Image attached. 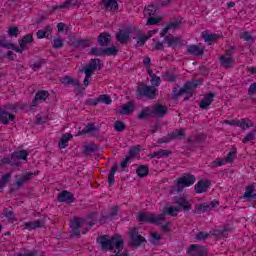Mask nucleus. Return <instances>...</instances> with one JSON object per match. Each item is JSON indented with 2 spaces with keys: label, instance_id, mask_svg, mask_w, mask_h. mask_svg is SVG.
<instances>
[{
  "label": "nucleus",
  "instance_id": "f257e3e1",
  "mask_svg": "<svg viewBox=\"0 0 256 256\" xmlns=\"http://www.w3.org/2000/svg\"><path fill=\"white\" fill-rule=\"evenodd\" d=\"M96 243H98L100 250L102 251H123L125 248V240L119 234H114L112 237L109 235H101L96 239Z\"/></svg>",
  "mask_w": 256,
  "mask_h": 256
},
{
  "label": "nucleus",
  "instance_id": "f03ea898",
  "mask_svg": "<svg viewBox=\"0 0 256 256\" xmlns=\"http://www.w3.org/2000/svg\"><path fill=\"white\" fill-rule=\"evenodd\" d=\"M197 87H199V80L188 81L181 88H179V84H177L172 89V100L177 101L179 97L186 95L184 101H189L191 97L195 95Z\"/></svg>",
  "mask_w": 256,
  "mask_h": 256
},
{
  "label": "nucleus",
  "instance_id": "7ed1b4c3",
  "mask_svg": "<svg viewBox=\"0 0 256 256\" xmlns=\"http://www.w3.org/2000/svg\"><path fill=\"white\" fill-rule=\"evenodd\" d=\"M195 181H197L195 175L185 173L177 179L175 185L171 186L170 193H181V191H183L185 187H191V185H194Z\"/></svg>",
  "mask_w": 256,
  "mask_h": 256
},
{
  "label": "nucleus",
  "instance_id": "20e7f679",
  "mask_svg": "<svg viewBox=\"0 0 256 256\" xmlns=\"http://www.w3.org/2000/svg\"><path fill=\"white\" fill-rule=\"evenodd\" d=\"M128 239H130L128 245L133 249H138V247H141L143 243H147V239L143 237L141 234H139V228L137 227L129 228Z\"/></svg>",
  "mask_w": 256,
  "mask_h": 256
},
{
  "label": "nucleus",
  "instance_id": "39448f33",
  "mask_svg": "<svg viewBox=\"0 0 256 256\" xmlns=\"http://www.w3.org/2000/svg\"><path fill=\"white\" fill-rule=\"evenodd\" d=\"M131 35L132 37L133 35H135L136 37H141V30L137 28L119 30L116 33V41H118V43H120L121 45H125L129 41V37H131Z\"/></svg>",
  "mask_w": 256,
  "mask_h": 256
},
{
  "label": "nucleus",
  "instance_id": "423d86ee",
  "mask_svg": "<svg viewBox=\"0 0 256 256\" xmlns=\"http://www.w3.org/2000/svg\"><path fill=\"white\" fill-rule=\"evenodd\" d=\"M84 224L88 225L89 227H93V225H95V222H87L85 219L79 217H74L72 220H70L69 225L72 229L71 236L81 237V231L79 229H81V227H83Z\"/></svg>",
  "mask_w": 256,
  "mask_h": 256
},
{
  "label": "nucleus",
  "instance_id": "0eeeda50",
  "mask_svg": "<svg viewBox=\"0 0 256 256\" xmlns=\"http://www.w3.org/2000/svg\"><path fill=\"white\" fill-rule=\"evenodd\" d=\"M136 219L139 223H153L155 225H159V221H163L165 219V214H159L153 218V213L139 211Z\"/></svg>",
  "mask_w": 256,
  "mask_h": 256
},
{
  "label": "nucleus",
  "instance_id": "6e6552de",
  "mask_svg": "<svg viewBox=\"0 0 256 256\" xmlns=\"http://www.w3.org/2000/svg\"><path fill=\"white\" fill-rule=\"evenodd\" d=\"M136 95L138 99H141V97H147V99H154L155 97H157V88H155L154 86L142 85L136 90Z\"/></svg>",
  "mask_w": 256,
  "mask_h": 256
},
{
  "label": "nucleus",
  "instance_id": "1a4fd4ad",
  "mask_svg": "<svg viewBox=\"0 0 256 256\" xmlns=\"http://www.w3.org/2000/svg\"><path fill=\"white\" fill-rule=\"evenodd\" d=\"M215 207H219V201L217 200H213L209 203L196 204L195 213H207V211H211V209H215Z\"/></svg>",
  "mask_w": 256,
  "mask_h": 256
},
{
  "label": "nucleus",
  "instance_id": "9d476101",
  "mask_svg": "<svg viewBox=\"0 0 256 256\" xmlns=\"http://www.w3.org/2000/svg\"><path fill=\"white\" fill-rule=\"evenodd\" d=\"M174 203L177 205L176 207L183 209V211H191L192 209L191 202H189L188 199L183 196L174 197Z\"/></svg>",
  "mask_w": 256,
  "mask_h": 256
},
{
  "label": "nucleus",
  "instance_id": "9b49d317",
  "mask_svg": "<svg viewBox=\"0 0 256 256\" xmlns=\"http://www.w3.org/2000/svg\"><path fill=\"white\" fill-rule=\"evenodd\" d=\"M97 63H99V59H90L89 63L84 66V69L81 70V72L84 71L86 77H92L93 73L97 71Z\"/></svg>",
  "mask_w": 256,
  "mask_h": 256
},
{
  "label": "nucleus",
  "instance_id": "f8f14e48",
  "mask_svg": "<svg viewBox=\"0 0 256 256\" xmlns=\"http://www.w3.org/2000/svg\"><path fill=\"white\" fill-rule=\"evenodd\" d=\"M164 43H167L168 47L175 49V47H181V45H183V40L181 37H175L173 34H168L164 37Z\"/></svg>",
  "mask_w": 256,
  "mask_h": 256
},
{
  "label": "nucleus",
  "instance_id": "ddd939ff",
  "mask_svg": "<svg viewBox=\"0 0 256 256\" xmlns=\"http://www.w3.org/2000/svg\"><path fill=\"white\" fill-rule=\"evenodd\" d=\"M188 55H194V57H201L205 53V47L201 43L196 45H190L187 47Z\"/></svg>",
  "mask_w": 256,
  "mask_h": 256
},
{
  "label": "nucleus",
  "instance_id": "4468645a",
  "mask_svg": "<svg viewBox=\"0 0 256 256\" xmlns=\"http://www.w3.org/2000/svg\"><path fill=\"white\" fill-rule=\"evenodd\" d=\"M190 256H207V249L204 246L192 244L188 249Z\"/></svg>",
  "mask_w": 256,
  "mask_h": 256
},
{
  "label": "nucleus",
  "instance_id": "2eb2a0df",
  "mask_svg": "<svg viewBox=\"0 0 256 256\" xmlns=\"http://www.w3.org/2000/svg\"><path fill=\"white\" fill-rule=\"evenodd\" d=\"M61 83H63V85H74L78 93H83V91H85V88L81 86V83H79V80L73 79L69 76H65L64 78H62Z\"/></svg>",
  "mask_w": 256,
  "mask_h": 256
},
{
  "label": "nucleus",
  "instance_id": "dca6fc26",
  "mask_svg": "<svg viewBox=\"0 0 256 256\" xmlns=\"http://www.w3.org/2000/svg\"><path fill=\"white\" fill-rule=\"evenodd\" d=\"M215 99V93L209 92L208 94L204 95V99L199 102L200 109L206 110L209 109L213 100Z\"/></svg>",
  "mask_w": 256,
  "mask_h": 256
},
{
  "label": "nucleus",
  "instance_id": "f3484780",
  "mask_svg": "<svg viewBox=\"0 0 256 256\" xmlns=\"http://www.w3.org/2000/svg\"><path fill=\"white\" fill-rule=\"evenodd\" d=\"M59 203H75V196L73 193L64 190L58 194Z\"/></svg>",
  "mask_w": 256,
  "mask_h": 256
},
{
  "label": "nucleus",
  "instance_id": "a211bd4d",
  "mask_svg": "<svg viewBox=\"0 0 256 256\" xmlns=\"http://www.w3.org/2000/svg\"><path fill=\"white\" fill-rule=\"evenodd\" d=\"M211 187L210 180H200L194 186L195 193H207V190Z\"/></svg>",
  "mask_w": 256,
  "mask_h": 256
},
{
  "label": "nucleus",
  "instance_id": "6ab92c4d",
  "mask_svg": "<svg viewBox=\"0 0 256 256\" xmlns=\"http://www.w3.org/2000/svg\"><path fill=\"white\" fill-rule=\"evenodd\" d=\"M100 47H109L111 45V34L109 32H102L97 38Z\"/></svg>",
  "mask_w": 256,
  "mask_h": 256
},
{
  "label": "nucleus",
  "instance_id": "aec40b11",
  "mask_svg": "<svg viewBox=\"0 0 256 256\" xmlns=\"http://www.w3.org/2000/svg\"><path fill=\"white\" fill-rule=\"evenodd\" d=\"M49 99V91L47 90H41L38 91L32 100V107H37L39 101H47Z\"/></svg>",
  "mask_w": 256,
  "mask_h": 256
},
{
  "label": "nucleus",
  "instance_id": "412c9836",
  "mask_svg": "<svg viewBox=\"0 0 256 256\" xmlns=\"http://www.w3.org/2000/svg\"><path fill=\"white\" fill-rule=\"evenodd\" d=\"M169 111V108L162 104H155L154 108L152 110V115H155L156 117H164L167 115Z\"/></svg>",
  "mask_w": 256,
  "mask_h": 256
},
{
  "label": "nucleus",
  "instance_id": "4be33fe9",
  "mask_svg": "<svg viewBox=\"0 0 256 256\" xmlns=\"http://www.w3.org/2000/svg\"><path fill=\"white\" fill-rule=\"evenodd\" d=\"M135 111V101H128L126 104L122 106V110H119L120 115H131Z\"/></svg>",
  "mask_w": 256,
  "mask_h": 256
},
{
  "label": "nucleus",
  "instance_id": "5701e85b",
  "mask_svg": "<svg viewBox=\"0 0 256 256\" xmlns=\"http://www.w3.org/2000/svg\"><path fill=\"white\" fill-rule=\"evenodd\" d=\"M81 3L80 0H65V2L59 6H53L52 11H57L59 9H69V7H75Z\"/></svg>",
  "mask_w": 256,
  "mask_h": 256
},
{
  "label": "nucleus",
  "instance_id": "b1692460",
  "mask_svg": "<svg viewBox=\"0 0 256 256\" xmlns=\"http://www.w3.org/2000/svg\"><path fill=\"white\" fill-rule=\"evenodd\" d=\"M53 33V28H51L49 25L45 27L44 30H38L36 33L37 39H53V36L51 35Z\"/></svg>",
  "mask_w": 256,
  "mask_h": 256
},
{
  "label": "nucleus",
  "instance_id": "393cba45",
  "mask_svg": "<svg viewBox=\"0 0 256 256\" xmlns=\"http://www.w3.org/2000/svg\"><path fill=\"white\" fill-rule=\"evenodd\" d=\"M25 229L28 231H33V229H40L41 227H45V221L43 220H35L31 222L24 223Z\"/></svg>",
  "mask_w": 256,
  "mask_h": 256
},
{
  "label": "nucleus",
  "instance_id": "a878e982",
  "mask_svg": "<svg viewBox=\"0 0 256 256\" xmlns=\"http://www.w3.org/2000/svg\"><path fill=\"white\" fill-rule=\"evenodd\" d=\"M72 47H75V49H79V47H82V49H87V47H91V40L90 39H79L76 41H72L70 43Z\"/></svg>",
  "mask_w": 256,
  "mask_h": 256
},
{
  "label": "nucleus",
  "instance_id": "bb28decb",
  "mask_svg": "<svg viewBox=\"0 0 256 256\" xmlns=\"http://www.w3.org/2000/svg\"><path fill=\"white\" fill-rule=\"evenodd\" d=\"M162 78L164 79V81L175 83V81L179 79V74L175 73V70H167L163 73Z\"/></svg>",
  "mask_w": 256,
  "mask_h": 256
},
{
  "label": "nucleus",
  "instance_id": "cd10ccee",
  "mask_svg": "<svg viewBox=\"0 0 256 256\" xmlns=\"http://www.w3.org/2000/svg\"><path fill=\"white\" fill-rule=\"evenodd\" d=\"M102 4L104 5L105 9H109V11H119V3L117 0H102Z\"/></svg>",
  "mask_w": 256,
  "mask_h": 256
},
{
  "label": "nucleus",
  "instance_id": "c85d7f7f",
  "mask_svg": "<svg viewBox=\"0 0 256 256\" xmlns=\"http://www.w3.org/2000/svg\"><path fill=\"white\" fill-rule=\"evenodd\" d=\"M202 38L204 39L205 43L211 45L213 41H217V39H221V35L219 34H209L208 31L202 32Z\"/></svg>",
  "mask_w": 256,
  "mask_h": 256
},
{
  "label": "nucleus",
  "instance_id": "c756f323",
  "mask_svg": "<svg viewBox=\"0 0 256 256\" xmlns=\"http://www.w3.org/2000/svg\"><path fill=\"white\" fill-rule=\"evenodd\" d=\"M71 139H73L72 134H70V133L63 134L58 143L59 148L65 149V147H67L69 145V141H71Z\"/></svg>",
  "mask_w": 256,
  "mask_h": 256
},
{
  "label": "nucleus",
  "instance_id": "7c9ffc66",
  "mask_svg": "<svg viewBox=\"0 0 256 256\" xmlns=\"http://www.w3.org/2000/svg\"><path fill=\"white\" fill-rule=\"evenodd\" d=\"M235 63V60H233V57L231 56H220V64L222 67H225L226 69H229L233 67V64Z\"/></svg>",
  "mask_w": 256,
  "mask_h": 256
},
{
  "label": "nucleus",
  "instance_id": "2f4dec72",
  "mask_svg": "<svg viewBox=\"0 0 256 256\" xmlns=\"http://www.w3.org/2000/svg\"><path fill=\"white\" fill-rule=\"evenodd\" d=\"M2 217H6L10 223H13V221H15V213L13 212V207L9 206L8 208H4Z\"/></svg>",
  "mask_w": 256,
  "mask_h": 256
},
{
  "label": "nucleus",
  "instance_id": "473e14b6",
  "mask_svg": "<svg viewBox=\"0 0 256 256\" xmlns=\"http://www.w3.org/2000/svg\"><path fill=\"white\" fill-rule=\"evenodd\" d=\"M99 131V128L93 123H88L82 131L78 132V135H87V133H96Z\"/></svg>",
  "mask_w": 256,
  "mask_h": 256
},
{
  "label": "nucleus",
  "instance_id": "72a5a7b5",
  "mask_svg": "<svg viewBox=\"0 0 256 256\" xmlns=\"http://www.w3.org/2000/svg\"><path fill=\"white\" fill-rule=\"evenodd\" d=\"M168 137H170L171 140L173 139H184L185 137V130L183 128L176 129L173 132H170L168 134Z\"/></svg>",
  "mask_w": 256,
  "mask_h": 256
},
{
  "label": "nucleus",
  "instance_id": "f704fd0d",
  "mask_svg": "<svg viewBox=\"0 0 256 256\" xmlns=\"http://www.w3.org/2000/svg\"><path fill=\"white\" fill-rule=\"evenodd\" d=\"M103 53L104 55H107V57H111V56L115 57L119 53V49H117V47L115 46H111V47L104 46Z\"/></svg>",
  "mask_w": 256,
  "mask_h": 256
},
{
  "label": "nucleus",
  "instance_id": "c9c22d12",
  "mask_svg": "<svg viewBox=\"0 0 256 256\" xmlns=\"http://www.w3.org/2000/svg\"><path fill=\"white\" fill-rule=\"evenodd\" d=\"M117 171V164L112 165V168L108 175V185L113 187L115 185V172Z\"/></svg>",
  "mask_w": 256,
  "mask_h": 256
},
{
  "label": "nucleus",
  "instance_id": "e433bc0d",
  "mask_svg": "<svg viewBox=\"0 0 256 256\" xmlns=\"http://www.w3.org/2000/svg\"><path fill=\"white\" fill-rule=\"evenodd\" d=\"M136 174L140 178L147 177L149 175V166L140 165L136 170Z\"/></svg>",
  "mask_w": 256,
  "mask_h": 256
},
{
  "label": "nucleus",
  "instance_id": "4c0bfd02",
  "mask_svg": "<svg viewBox=\"0 0 256 256\" xmlns=\"http://www.w3.org/2000/svg\"><path fill=\"white\" fill-rule=\"evenodd\" d=\"M149 117H153V110L151 108H144L137 116L138 119H149Z\"/></svg>",
  "mask_w": 256,
  "mask_h": 256
},
{
  "label": "nucleus",
  "instance_id": "58836bf2",
  "mask_svg": "<svg viewBox=\"0 0 256 256\" xmlns=\"http://www.w3.org/2000/svg\"><path fill=\"white\" fill-rule=\"evenodd\" d=\"M255 193V185L246 186V191L243 194V199L246 201H251V196Z\"/></svg>",
  "mask_w": 256,
  "mask_h": 256
},
{
  "label": "nucleus",
  "instance_id": "ea45409f",
  "mask_svg": "<svg viewBox=\"0 0 256 256\" xmlns=\"http://www.w3.org/2000/svg\"><path fill=\"white\" fill-rule=\"evenodd\" d=\"M181 25H183L182 18L181 19L176 18V19H174V21L169 22L167 24L168 29H170V30L173 29L174 31L177 30V29H180Z\"/></svg>",
  "mask_w": 256,
  "mask_h": 256
},
{
  "label": "nucleus",
  "instance_id": "a19ab883",
  "mask_svg": "<svg viewBox=\"0 0 256 256\" xmlns=\"http://www.w3.org/2000/svg\"><path fill=\"white\" fill-rule=\"evenodd\" d=\"M229 231H231L230 228L220 227L219 229L214 230V235H216V237H227L229 235Z\"/></svg>",
  "mask_w": 256,
  "mask_h": 256
},
{
  "label": "nucleus",
  "instance_id": "79ce46f5",
  "mask_svg": "<svg viewBox=\"0 0 256 256\" xmlns=\"http://www.w3.org/2000/svg\"><path fill=\"white\" fill-rule=\"evenodd\" d=\"M29 156V152L27 150H20L13 152V157L16 159H22V161H27V157Z\"/></svg>",
  "mask_w": 256,
  "mask_h": 256
},
{
  "label": "nucleus",
  "instance_id": "37998d69",
  "mask_svg": "<svg viewBox=\"0 0 256 256\" xmlns=\"http://www.w3.org/2000/svg\"><path fill=\"white\" fill-rule=\"evenodd\" d=\"M236 157H237V148L232 147L231 151L228 153L227 157L225 158V162L233 163Z\"/></svg>",
  "mask_w": 256,
  "mask_h": 256
},
{
  "label": "nucleus",
  "instance_id": "c03bdc74",
  "mask_svg": "<svg viewBox=\"0 0 256 256\" xmlns=\"http://www.w3.org/2000/svg\"><path fill=\"white\" fill-rule=\"evenodd\" d=\"M125 129H127V125L125 124V122L121 120H117L114 122V130L117 131L118 133L125 131Z\"/></svg>",
  "mask_w": 256,
  "mask_h": 256
},
{
  "label": "nucleus",
  "instance_id": "a18cd8bd",
  "mask_svg": "<svg viewBox=\"0 0 256 256\" xmlns=\"http://www.w3.org/2000/svg\"><path fill=\"white\" fill-rule=\"evenodd\" d=\"M84 153H95L99 151V145L97 144H88L83 147Z\"/></svg>",
  "mask_w": 256,
  "mask_h": 256
},
{
  "label": "nucleus",
  "instance_id": "49530a36",
  "mask_svg": "<svg viewBox=\"0 0 256 256\" xmlns=\"http://www.w3.org/2000/svg\"><path fill=\"white\" fill-rule=\"evenodd\" d=\"M253 126V122L249 119H242V121H239V125L238 127H241V129H243V131H245V129H249V127Z\"/></svg>",
  "mask_w": 256,
  "mask_h": 256
},
{
  "label": "nucleus",
  "instance_id": "de8ad7c7",
  "mask_svg": "<svg viewBox=\"0 0 256 256\" xmlns=\"http://www.w3.org/2000/svg\"><path fill=\"white\" fill-rule=\"evenodd\" d=\"M98 101L100 103H105V105H111V103L113 102V100L111 99V96L107 95V94H102L98 97Z\"/></svg>",
  "mask_w": 256,
  "mask_h": 256
},
{
  "label": "nucleus",
  "instance_id": "09e8293b",
  "mask_svg": "<svg viewBox=\"0 0 256 256\" xmlns=\"http://www.w3.org/2000/svg\"><path fill=\"white\" fill-rule=\"evenodd\" d=\"M89 55H95V57H103L104 56V52H103V48H98V47H93L91 48Z\"/></svg>",
  "mask_w": 256,
  "mask_h": 256
},
{
  "label": "nucleus",
  "instance_id": "8fccbe9b",
  "mask_svg": "<svg viewBox=\"0 0 256 256\" xmlns=\"http://www.w3.org/2000/svg\"><path fill=\"white\" fill-rule=\"evenodd\" d=\"M179 211H180L179 206L169 207L166 211V215H170L171 217H177V215H179Z\"/></svg>",
  "mask_w": 256,
  "mask_h": 256
},
{
  "label": "nucleus",
  "instance_id": "3c124183",
  "mask_svg": "<svg viewBox=\"0 0 256 256\" xmlns=\"http://www.w3.org/2000/svg\"><path fill=\"white\" fill-rule=\"evenodd\" d=\"M256 130L250 131L242 140V143H249V141H255Z\"/></svg>",
  "mask_w": 256,
  "mask_h": 256
},
{
  "label": "nucleus",
  "instance_id": "603ef678",
  "mask_svg": "<svg viewBox=\"0 0 256 256\" xmlns=\"http://www.w3.org/2000/svg\"><path fill=\"white\" fill-rule=\"evenodd\" d=\"M150 237V243H152V245H158L157 241H161V235L157 232H151Z\"/></svg>",
  "mask_w": 256,
  "mask_h": 256
},
{
  "label": "nucleus",
  "instance_id": "864d4df0",
  "mask_svg": "<svg viewBox=\"0 0 256 256\" xmlns=\"http://www.w3.org/2000/svg\"><path fill=\"white\" fill-rule=\"evenodd\" d=\"M240 39H244V41H247L248 43H255V38H253L249 32H243Z\"/></svg>",
  "mask_w": 256,
  "mask_h": 256
},
{
  "label": "nucleus",
  "instance_id": "5fc2aeb1",
  "mask_svg": "<svg viewBox=\"0 0 256 256\" xmlns=\"http://www.w3.org/2000/svg\"><path fill=\"white\" fill-rule=\"evenodd\" d=\"M136 37H138V40H137L138 47H143V45H145V41L149 39V36H142V34L140 36H136L135 34H133V38L135 39Z\"/></svg>",
  "mask_w": 256,
  "mask_h": 256
},
{
  "label": "nucleus",
  "instance_id": "6e6d98bb",
  "mask_svg": "<svg viewBox=\"0 0 256 256\" xmlns=\"http://www.w3.org/2000/svg\"><path fill=\"white\" fill-rule=\"evenodd\" d=\"M150 79L153 87H159V85H161V77L157 76L156 74L151 75Z\"/></svg>",
  "mask_w": 256,
  "mask_h": 256
},
{
  "label": "nucleus",
  "instance_id": "4d7b16f0",
  "mask_svg": "<svg viewBox=\"0 0 256 256\" xmlns=\"http://www.w3.org/2000/svg\"><path fill=\"white\" fill-rule=\"evenodd\" d=\"M159 8L157 7V6H155V5H150V6H147L146 8H145V11H146V13H148V15L151 17V16H153V15H155V13H157V10H158Z\"/></svg>",
  "mask_w": 256,
  "mask_h": 256
},
{
  "label": "nucleus",
  "instance_id": "13d9d810",
  "mask_svg": "<svg viewBox=\"0 0 256 256\" xmlns=\"http://www.w3.org/2000/svg\"><path fill=\"white\" fill-rule=\"evenodd\" d=\"M0 119L4 125H9V112L2 110Z\"/></svg>",
  "mask_w": 256,
  "mask_h": 256
},
{
  "label": "nucleus",
  "instance_id": "bf43d9fd",
  "mask_svg": "<svg viewBox=\"0 0 256 256\" xmlns=\"http://www.w3.org/2000/svg\"><path fill=\"white\" fill-rule=\"evenodd\" d=\"M133 159V156L131 155H127L120 163V167L122 169L127 168V165L129 164V162Z\"/></svg>",
  "mask_w": 256,
  "mask_h": 256
},
{
  "label": "nucleus",
  "instance_id": "052dcab7",
  "mask_svg": "<svg viewBox=\"0 0 256 256\" xmlns=\"http://www.w3.org/2000/svg\"><path fill=\"white\" fill-rule=\"evenodd\" d=\"M9 37H17L19 35V28L13 26L8 29Z\"/></svg>",
  "mask_w": 256,
  "mask_h": 256
},
{
  "label": "nucleus",
  "instance_id": "680f3d73",
  "mask_svg": "<svg viewBox=\"0 0 256 256\" xmlns=\"http://www.w3.org/2000/svg\"><path fill=\"white\" fill-rule=\"evenodd\" d=\"M10 165L12 167H20L21 162L18 161L17 157H13V153L10 155Z\"/></svg>",
  "mask_w": 256,
  "mask_h": 256
},
{
  "label": "nucleus",
  "instance_id": "e2e57ef3",
  "mask_svg": "<svg viewBox=\"0 0 256 256\" xmlns=\"http://www.w3.org/2000/svg\"><path fill=\"white\" fill-rule=\"evenodd\" d=\"M20 41L22 43H26V45L29 43H33V34H27V35L23 36Z\"/></svg>",
  "mask_w": 256,
  "mask_h": 256
},
{
  "label": "nucleus",
  "instance_id": "0e129e2a",
  "mask_svg": "<svg viewBox=\"0 0 256 256\" xmlns=\"http://www.w3.org/2000/svg\"><path fill=\"white\" fill-rule=\"evenodd\" d=\"M157 23H161V18L150 17L148 18L146 25H157Z\"/></svg>",
  "mask_w": 256,
  "mask_h": 256
},
{
  "label": "nucleus",
  "instance_id": "69168bd1",
  "mask_svg": "<svg viewBox=\"0 0 256 256\" xmlns=\"http://www.w3.org/2000/svg\"><path fill=\"white\" fill-rule=\"evenodd\" d=\"M52 47H53V49H61V47H63V40L54 39V43H53Z\"/></svg>",
  "mask_w": 256,
  "mask_h": 256
},
{
  "label": "nucleus",
  "instance_id": "338daca9",
  "mask_svg": "<svg viewBox=\"0 0 256 256\" xmlns=\"http://www.w3.org/2000/svg\"><path fill=\"white\" fill-rule=\"evenodd\" d=\"M224 164L223 160L220 159V158H216L212 163V168H215V167H221L222 165Z\"/></svg>",
  "mask_w": 256,
  "mask_h": 256
},
{
  "label": "nucleus",
  "instance_id": "774afa93",
  "mask_svg": "<svg viewBox=\"0 0 256 256\" xmlns=\"http://www.w3.org/2000/svg\"><path fill=\"white\" fill-rule=\"evenodd\" d=\"M256 94V82L252 83L248 88V95L253 96Z\"/></svg>",
  "mask_w": 256,
  "mask_h": 256
}]
</instances>
